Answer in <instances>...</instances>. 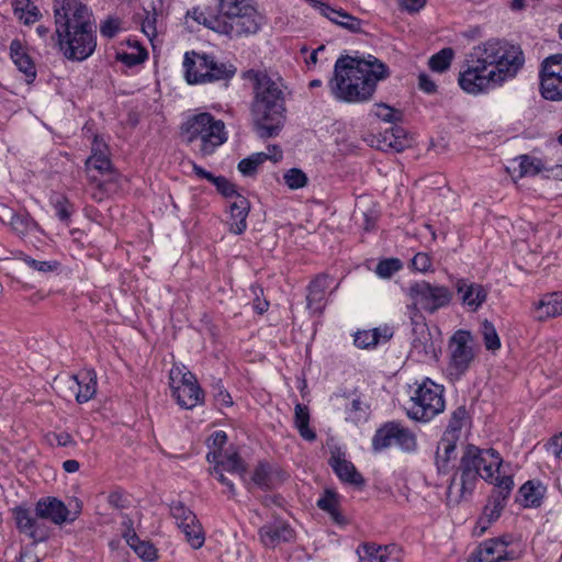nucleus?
Here are the masks:
<instances>
[{"mask_svg": "<svg viewBox=\"0 0 562 562\" xmlns=\"http://www.w3.org/2000/svg\"><path fill=\"white\" fill-rule=\"evenodd\" d=\"M503 459L493 448L480 449L468 445L460 461V479L453 477L447 488L449 504H459L473 492L479 476L493 483L495 488L484 507L481 521L491 524L498 519L514 488L512 475L503 470Z\"/></svg>", "mask_w": 562, "mask_h": 562, "instance_id": "obj_1", "label": "nucleus"}, {"mask_svg": "<svg viewBox=\"0 0 562 562\" xmlns=\"http://www.w3.org/2000/svg\"><path fill=\"white\" fill-rule=\"evenodd\" d=\"M525 64L520 46L502 40H488L472 48L467 69L459 74L460 88L479 94L514 78Z\"/></svg>", "mask_w": 562, "mask_h": 562, "instance_id": "obj_2", "label": "nucleus"}, {"mask_svg": "<svg viewBox=\"0 0 562 562\" xmlns=\"http://www.w3.org/2000/svg\"><path fill=\"white\" fill-rule=\"evenodd\" d=\"M390 77L386 64L368 54L362 56H341L334 67V77L329 80L331 94L339 101L361 103L372 99L379 81Z\"/></svg>", "mask_w": 562, "mask_h": 562, "instance_id": "obj_3", "label": "nucleus"}, {"mask_svg": "<svg viewBox=\"0 0 562 562\" xmlns=\"http://www.w3.org/2000/svg\"><path fill=\"white\" fill-rule=\"evenodd\" d=\"M55 33L63 55L72 61L90 57L97 47L95 25L81 0H54Z\"/></svg>", "mask_w": 562, "mask_h": 562, "instance_id": "obj_4", "label": "nucleus"}, {"mask_svg": "<svg viewBox=\"0 0 562 562\" xmlns=\"http://www.w3.org/2000/svg\"><path fill=\"white\" fill-rule=\"evenodd\" d=\"M245 78L254 82L251 117L260 138L279 135L285 122L284 92L280 78H272L266 71L248 70Z\"/></svg>", "mask_w": 562, "mask_h": 562, "instance_id": "obj_5", "label": "nucleus"}, {"mask_svg": "<svg viewBox=\"0 0 562 562\" xmlns=\"http://www.w3.org/2000/svg\"><path fill=\"white\" fill-rule=\"evenodd\" d=\"M188 15L199 24L224 35L229 40H238L257 34L266 23L265 16L259 12L257 3L244 8L227 18L205 20L202 9L193 8Z\"/></svg>", "mask_w": 562, "mask_h": 562, "instance_id": "obj_6", "label": "nucleus"}, {"mask_svg": "<svg viewBox=\"0 0 562 562\" xmlns=\"http://www.w3.org/2000/svg\"><path fill=\"white\" fill-rule=\"evenodd\" d=\"M181 134L188 144L198 148L202 157L212 155L227 140L224 122L207 112L189 117L181 126Z\"/></svg>", "mask_w": 562, "mask_h": 562, "instance_id": "obj_7", "label": "nucleus"}, {"mask_svg": "<svg viewBox=\"0 0 562 562\" xmlns=\"http://www.w3.org/2000/svg\"><path fill=\"white\" fill-rule=\"evenodd\" d=\"M184 78L190 85L229 80L236 74L232 64L220 63L212 55L187 52L183 57Z\"/></svg>", "mask_w": 562, "mask_h": 562, "instance_id": "obj_8", "label": "nucleus"}, {"mask_svg": "<svg viewBox=\"0 0 562 562\" xmlns=\"http://www.w3.org/2000/svg\"><path fill=\"white\" fill-rule=\"evenodd\" d=\"M443 389L430 379H425L411 396L407 416L417 422H429L445 409Z\"/></svg>", "mask_w": 562, "mask_h": 562, "instance_id": "obj_9", "label": "nucleus"}, {"mask_svg": "<svg viewBox=\"0 0 562 562\" xmlns=\"http://www.w3.org/2000/svg\"><path fill=\"white\" fill-rule=\"evenodd\" d=\"M393 446L406 453L415 452L417 450L416 435L398 422H387L375 431L372 438V448L379 452Z\"/></svg>", "mask_w": 562, "mask_h": 562, "instance_id": "obj_10", "label": "nucleus"}, {"mask_svg": "<svg viewBox=\"0 0 562 562\" xmlns=\"http://www.w3.org/2000/svg\"><path fill=\"white\" fill-rule=\"evenodd\" d=\"M409 357L417 362H431L438 359L440 340L423 321L412 323Z\"/></svg>", "mask_w": 562, "mask_h": 562, "instance_id": "obj_11", "label": "nucleus"}, {"mask_svg": "<svg viewBox=\"0 0 562 562\" xmlns=\"http://www.w3.org/2000/svg\"><path fill=\"white\" fill-rule=\"evenodd\" d=\"M408 293L415 308L430 313L447 305L452 295L448 288L437 283H414Z\"/></svg>", "mask_w": 562, "mask_h": 562, "instance_id": "obj_12", "label": "nucleus"}, {"mask_svg": "<svg viewBox=\"0 0 562 562\" xmlns=\"http://www.w3.org/2000/svg\"><path fill=\"white\" fill-rule=\"evenodd\" d=\"M540 92L547 100H562V54L550 55L542 61Z\"/></svg>", "mask_w": 562, "mask_h": 562, "instance_id": "obj_13", "label": "nucleus"}, {"mask_svg": "<svg viewBox=\"0 0 562 562\" xmlns=\"http://www.w3.org/2000/svg\"><path fill=\"white\" fill-rule=\"evenodd\" d=\"M170 514L186 535L191 547L194 549L201 548L204 543V535L195 515L180 502L171 504Z\"/></svg>", "mask_w": 562, "mask_h": 562, "instance_id": "obj_14", "label": "nucleus"}, {"mask_svg": "<svg viewBox=\"0 0 562 562\" xmlns=\"http://www.w3.org/2000/svg\"><path fill=\"white\" fill-rule=\"evenodd\" d=\"M471 340L470 333L464 330L457 331L451 338L450 364L459 374L467 371L474 358L472 347L470 346Z\"/></svg>", "mask_w": 562, "mask_h": 562, "instance_id": "obj_15", "label": "nucleus"}, {"mask_svg": "<svg viewBox=\"0 0 562 562\" xmlns=\"http://www.w3.org/2000/svg\"><path fill=\"white\" fill-rule=\"evenodd\" d=\"M12 512L16 528L21 532L27 535L35 542L44 541L48 537L47 528L37 520L36 515L33 516L30 508L19 506Z\"/></svg>", "mask_w": 562, "mask_h": 562, "instance_id": "obj_16", "label": "nucleus"}, {"mask_svg": "<svg viewBox=\"0 0 562 562\" xmlns=\"http://www.w3.org/2000/svg\"><path fill=\"white\" fill-rule=\"evenodd\" d=\"M286 473L277 465L259 462L255 468L251 481L261 490H273L286 480Z\"/></svg>", "mask_w": 562, "mask_h": 562, "instance_id": "obj_17", "label": "nucleus"}, {"mask_svg": "<svg viewBox=\"0 0 562 562\" xmlns=\"http://www.w3.org/2000/svg\"><path fill=\"white\" fill-rule=\"evenodd\" d=\"M315 9L324 18L352 33L362 32V21L342 9L333 8L326 2H317Z\"/></svg>", "mask_w": 562, "mask_h": 562, "instance_id": "obj_18", "label": "nucleus"}, {"mask_svg": "<svg viewBox=\"0 0 562 562\" xmlns=\"http://www.w3.org/2000/svg\"><path fill=\"white\" fill-rule=\"evenodd\" d=\"M0 221L10 225L11 229L21 237L38 229L37 223L29 214L15 213L7 205H0Z\"/></svg>", "mask_w": 562, "mask_h": 562, "instance_id": "obj_19", "label": "nucleus"}, {"mask_svg": "<svg viewBox=\"0 0 562 562\" xmlns=\"http://www.w3.org/2000/svg\"><path fill=\"white\" fill-rule=\"evenodd\" d=\"M260 540L265 547L274 548L281 542L294 539V530L283 521L265 525L259 530Z\"/></svg>", "mask_w": 562, "mask_h": 562, "instance_id": "obj_20", "label": "nucleus"}, {"mask_svg": "<svg viewBox=\"0 0 562 562\" xmlns=\"http://www.w3.org/2000/svg\"><path fill=\"white\" fill-rule=\"evenodd\" d=\"M36 517L42 519H49L56 525H61L68 518L69 510L66 505L54 497L42 498L37 502Z\"/></svg>", "mask_w": 562, "mask_h": 562, "instance_id": "obj_21", "label": "nucleus"}, {"mask_svg": "<svg viewBox=\"0 0 562 562\" xmlns=\"http://www.w3.org/2000/svg\"><path fill=\"white\" fill-rule=\"evenodd\" d=\"M172 395L178 404L187 409H192L204 400V393L195 378L184 384H179L172 390Z\"/></svg>", "mask_w": 562, "mask_h": 562, "instance_id": "obj_22", "label": "nucleus"}, {"mask_svg": "<svg viewBox=\"0 0 562 562\" xmlns=\"http://www.w3.org/2000/svg\"><path fill=\"white\" fill-rule=\"evenodd\" d=\"M69 381L78 386L76 401L86 403L90 401L97 392V373L93 369H83L78 374L69 376Z\"/></svg>", "mask_w": 562, "mask_h": 562, "instance_id": "obj_23", "label": "nucleus"}, {"mask_svg": "<svg viewBox=\"0 0 562 562\" xmlns=\"http://www.w3.org/2000/svg\"><path fill=\"white\" fill-rule=\"evenodd\" d=\"M86 166L89 170L95 169L100 173L111 171L112 164L109 158L108 145L99 136H94L91 155L88 157Z\"/></svg>", "mask_w": 562, "mask_h": 562, "instance_id": "obj_24", "label": "nucleus"}, {"mask_svg": "<svg viewBox=\"0 0 562 562\" xmlns=\"http://www.w3.org/2000/svg\"><path fill=\"white\" fill-rule=\"evenodd\" d=\"M458 294L463 305L476 311L485 302L487 290L482 283H459Z\"/></svg>", "mask_w": 562, "mask_h": 562, "instance_id": "obj_25", "label": "nucleus"}, {"mask_svg": "<svg viewBox=\"0 0 562 562\" xmlns=\"http://www.w3.org/2000/svg\"><path fill=\"white\" fill-rule=\"evenodd\" d=\"M231 222L229 229L234 234H241L247 228V216L249 212V202L243 195H237L235 201L229 205Z\"/></svg>", "mask_w": 562, "mask_h": 562, "instance_id": "obj_26", "label": "nucleus"}, {"mask_svg": "<svg viewBox=\"0 0 562 562\" xmlns=\"http://www.w3.org/2000/svg\"><path fill=\"white\" fill-rule=\"evenodd\" d=\"M329 464L341 481L357 486L363 485L364 480L362 475L356 470L351 462L340 456L333 454L329 459Z\"/></svg>", "mask_w": 562, "mask_h": 562, "instance_id": "obj_27", "label": "nucleus"}, {"mask_svg": "<svg viewBox=\"0 0 562 562\" xmlns=\"http://www.w3.org/2000/svg\"><path fill=\"white\" fill-rule=\"evenodd\" d=\"M537 318L543 321L562 314V291L547 293L536 304Z\"/></svg>", "mask_w": 562, "mask_h": 562, "instance_id": "obj_28", "label": "nucleus"}, {"mask_svg": "<svg viewBox=\"0 0 562 562\" xmlns=\"http://www.w3.org/2000/svg\"><path fill=\"white\" fill-rule=\"evenodd\" d=\"M273 150L277 151L276 155L256 153L247 158H244L238 164V170L244 176H252L257 171V168L267 159L273 160L274 162L280 161L282 159V150L277 145L273 146Z\"/></svg>", "mask_w": 562, "mask_h": 562, "instance_id": "obj_29", "label": "nucleus"}, {"mask_svg": "<svg viewBox=\"0 0 562 562\" xmlns=\"http://www.w3.org/2000/svg\"><path fill=\"white\" fill-rule=\"evenodd\" d=\"M217 13L209 10H202L205 20L227 18L235 12H240L244 8L255 3V0H215Z\"/></svg>", "mask_w": 562, "mask_h": 562, "instance_id": "obj_30", "label": "nucleus"}, {"mask_svg": "<svg viewBox=\"0 0 562 562\" xmlns=\"http://www.w3.org/2000/svg\"><path fill=\"white\" fill-rule=\"evenodd\" d=\"M10 55L13 63L20 71L25 74L27 78L34 79L36 70L31 57L25 53L19 40H13L10 44Z\"/></svg>", "mask_w": 562, "mask_h": 562, "instance_id": "obj_31", "label": "nucleus"}, {"mask_svg": "<svg viewBox=\"0 0 562 562\" xmlns=\"http://www.w3.org/2000/svg\"><path fill=\"white\" fill-rule=\"evenodd\" d=\"M469 425L470 416L465 406H459L451 413L448 426L442 437L459 440L462 429Z\"/></svg>", "mask_w": 562, "mask_h": 562, "instance_id": "obj_32", "label": "nucleus"}, {"mask_svg": "<svg viewBox=\"0 0 562 562\" xmlns=\"http://www.w3.org/2000/svg\"><path fill=\"white\" fill-rule=\"evenodd\" d=\"M338 495L330 490H326L316 503L319 509L329 514L330 518L335 524L344 526L346 525L347 520L344 517V515L338 510Z\"/></svg>", "mask_w": 562, "mask_h": 562, "instance_id": "obj_33", "label": "nucleus"}, {"mask_svg": "<svg viewBox=\"0 0 562 562\" xmlns=\"http://www.w3.org/2000/svg\"><path fill=\"white\" fill-rule=\"evenodd\" d=\"M359 562H386L390 555V549L386 546L375 543H363L357 549Z\"/></svg>", "mask_w": 562, "mask_h": 562, "instance_id": "obj_34", "label": "nucleus"}, {"mask_svg": "<svg viewBox=\"0 0 562 562\" xmlns=\"http://www.w3.org/2000/svg\"><path fill=\"white\" fill-rule=\"evenodd\" d=\"M457 439L442 437L436 452V464L439 471H446L449 462L456 459Z\"/></svg>", "mask_w": 562, "mask_h": 562, "instance_id": "obj_35", "label": "nucleus"}, {"mask_svg": "<svg viewBox=\"0 0 562 562\" xmlns=\"http://www.w3.org/2000/svg\"><path fill=\"white\" fill-rule=\"evenodd\" d=\"M392 334L389 331V329H384L383 334H381L378 328L371 330H362L355 335V345L359 348L367 349L375 347L381 341V339L383 341L389 340Z\"/></svg>", "mask_w": 562, "mask_h": 562, "instance_id": "obj_36", "label": "nucleus"}, {"mask_svg": "<svg viewBox=\"0 0 562 562\" xmlns=\"http://www.w3.org/2000/svg\"><path fill=\"white\" fill-rule=\"evenodd\" d=\"M294 424L300 435L307 441H314L316 434L310 428V412L305 405L296 404Z\"/></svg>", "mask_w": 562, "mask_h": 562, "instance_id": "obj_37", "label": "nucleus"}, {"mask_svg": "<svg viewBox=\"0 0 562 562\" xmlns=\"http://www.w3.org/2000/svg\"><path fill=\"white\" fill-rule=\"evenodd\" d=\"M14 13L25 24H33L41 18L40 9L31 0H16Z\"/></svg>", "mask_w": 562, "mask_h": 562, "instance_id": "obj_38", "label": "nucleus"}, {"mask_svg": "<svg viewBox=\"0 0 562 562\" xmlns=\"http://www.w3.org/2000/svg\"><path fill=\"white\" fill-rule=\"evenodd\" d=\"M216 465H218L222 471L238 474L241 479L245 477L247 472L246 463L236 452L225 453L224 458H222Z\"/></svg>", "mask_w": 562, "mask_h": 562, "instance_id": "obj_39", "label": "nucleus"}, {"mask_svg": "<svg viewBox=\"0 0 562 562\" xmlns=\"http://www.w3.org/2000/svg\"><path fill=\"white\" fill-rule=\"evenodd\" d=\"M519 494L524 498L525 506L538 507L543 496V487L539 483L528 481L519 488Z\"/></svg>", "mask_w": 562, "mask_h": 562, "instance_id": "obj_40", "label": "nucleus"}, {"mask_svg": "<svg viewBox=\"0 0 562 562\" xmlns=\"http://www.w3.org/2000/svg\"><path fill=\"white\" fill-rule=\"evenodd\" d=\"M326 290L324 283H310L307 286V307L313 312L322 310V303L325 300Z\"/></svg>", "mask_w": 562, "mask_h": 562, "instance_id": "obj_41", "label": "nucleus"}, {"mask_svg": "<svg viewBox=\"0 0 562 562\" xmlns=\"http://www.w3.org/2000/svg\"><path fill=\"white\" fill-rule=\"evenodd\" d=\"M453 58V49L450 47L442 48L435 55H432L429 59V68L437 72H443L447 70Z\"/></svg>", "mask_w": 562, "mask_h": 562, "instance_id": "obj_42", "label": "nucleus"}, {"mask_svg": "<svg viewBox=\"0 0 562 562\" xmlns=\"http://www.w3.org/2000/svg\"><path fill=\"white\" fill-rule=\"evenodd\" d=\"M481 335L487 350H497L501 348V340L494 325L485 319L481 324Z\"/></svg>", "mask_w": 562, "mask_h": 562, "instance_id": "obj_43", "label": "nucleus"}, {"mask_svg": "<svg viewBox=\"0 0 562 562\" xmlns=\"http://www.w3.org/2000/svg\"><path fill=\"white\" fill-rule=\"evenodd\" d=\"M158 14L156 12L153 15L147 13L146 19H143V34L148 37L154 50L161 44V41L158 40Z\"/></svg>", "mask_w": 562, "mask_h": 562, "instance_id": "obj_44", "label": "nucleus"}, {"mask_svg": "<svg viewBox=\"0 0 562 562\" xmlns=\"http://www.w3.org/2000/svg\"><path fill=\"white\" fill-rule=\"evenodd\" d=\"M283 180L286 187L291 190L302 189L308 182L306 173L299 168H291L286 170L283 175Z\"/></svg>", "mask_w": 562, "mask_h": 562, "instance_id": "obj_45", "label": "nucleus"}, {"mask_svg": "<svg viewBox=\"0 0 562 562\" xmlns=\"http://www.w3.org/2000/svg\"><path fill=\"white\" fill-rule=\"evenodd\" d=\"M403 268V262L397 258L381 260L375 267V273L381 279H389Z\"/></svg>", "mask_w": 562, "mask_h": 562, "instance_id": "obj_46", "label": "nucleus"}, {"mask_svg": "<svg viewBox=\"0 0 562 562\" xmlns=\"http://www.w3.org/2000/svg\"><path fill=\"white\" fill-rule=\"evenodd\" d=\"M384 140L387 142L389 147L398 153L408 146L405 131L402 127H393L391 132H386L384 135Z\"/></svg>", "mask_w": 562, "mask_h": 562, "instance_id": "obj_47", "label": "nucleus"}, {"mask_svg": "<svg viewBox=\"0 0 562 562\" xmlns=\"http://www.w3.org/2000/svg\"><path fill=\"white\" fill-rule=\"evenodd\" d=\"M194 374L187 370L184 366L175 364L169 371V385L171 391L179 384H184L192 380Z\"/></svg>", "mask_w": 562, "mask_h": 562, "instance_id": "obj_48", "label": "nucleus"}, {"mask_svg": "<svg viewBox=\"0 0 562 562\" xmlns=\"http://www.w3.org/2000/svg\"><path fill=\"white\" fill-rule=\"evenodd\" d=\"M347 420L358 424L367 418V412L360 398H353L346 408Z\"/></svg>", "mask_w": 562, "mask_h": 562, "instance_id": "obj_49", "label": "nucleus"}, {"mask_svg": "<svg viewBox=\"0 0 562 562\" xmlns=\"http://www.w3.org/2000/svg\"><path fill=\"white\" fill-rule=\"evenodd\" d=\"M53 204L58 218L61 222L68 223L72 214V206L68 199L63 195H57L54 199Z\"/></svg>", "mask_w": 562, "mask_h": 562, "instance_id": "obj_50", "label": "nucleus"}, {"mask_svg": "<svg viewBox=\"0 0 562 562\" xmlns=\"http://www.w3.org/2000/svg\"><path fill=\"white\" fill-rule=\"evenodd\" d=\"M540 171L539 161L527 156L522 155L519 157V176H535Z\"/></svg>", "mask_w": 562, "mask_h": 562, "instance_id": "obj_51", "label": "nucleus"}, {"mask_svg": "<svg viewBox=\"0 0 562 562\" xmlns=\"http://www.w3.org/2000/svg\"><path fill=\"white\" fill-rule=\"evenodd\" d=\"M373 113L376 117L389 123L396 122L401 119L400 112L384 103L375 104V110L373 111Z\"/></svg>", "mask_w": 562, "mask_h": 562, "instance_id": "obj_52", "label": "nucleus"}, {"mask_svg": "<svg viewBox=\"0 0 562 562\" xmlns=\"http://www.w3.org/2000/svg\"><path fill=\"white\" fill-rule=\"evenodd\" d=\"M121 30V20L119 18L109 16L100 24V33L102 36L112 38Z\"/></svg>", "mask_w": 562, "mask_h": 562, "instance_id": "obj_53", "label": "nucleus"}, {"mask_svg": "<svg viewBox=\"0 0 562 562\" xmlns=\"http://www.w3.org/2000/svg\"><path fill=\"white\" fill-rule=\"evenodd\" d=\"M212 183L216 187L217 191L226 198L237 196L235 184L228 181L225 177L218 176L212 179Z\"/></svg>", "mask_w": 562, "mask_h": 562, "instance_id": "obj_54", "label": "nucleus"}, {"mask_svg": "<svg viewBox=\"0 0 562 562\" xmlns=\"http://www.w3.org/2000/svg\"><path fill=\"white\" fill-rule=\"evenodd\" d=\"M491 541L494 543L493 546L495 547L496 551L495 562H508L517 559V554H515L513 550H508V548L505 546L501 547V543L493 538H491Z\"/></svg>", "mask_w": 562, "mask_h": 562, "instance_id": "obj_55", "label": "nucleus"}, {"mask_svg": "<svg viewBox=\"0 0 562 562\" xmlns=\"http://www.w3.org/2000/svg\"><path fill=\"white\" fill-rule=\"evenodd\" d=\"M412 268L419 272H427L431 266V260L428 254L426 252H417L412 261Z\"/></svg>", "mask_w": 562, "mask_h": 562, "instance_id": "obj_56", "label": "nucleus"}, {"mask_svg": "<svg viewBox=\"0 0 562 562\" xmlns=\"http://www.w3.org/2000/svg\"><path fill=\"white\" fill-rule=\"evenodd\" d=\"M25 262L30 268L42 272L54 271L59 267L57 261H40L32 258H26Z\"/></svg>", "mask_w": 562, "mask_h": 562, "instance_id": "obj_57", "label": "nucleus"}, {"mask_svg": "<svg viewBox=\"0 0 562 562\" xmlns=\"http://www.w3.org/2000/svg\"><path fill=\"white\" fill-rule=\"evenodd\" d=\"M20 562H40L41 558L36 553V542L33 540V543L25 547L20 552Z\"/></svg>", "mask_w": 562, "mask_h": 562, "instance_id": "obj_58", "label": "nucleus"}, {"mask_svg": "<svg viewBox=\"0 0 562 562\" xmlns=\"http://www.w3.org/2000/svg\"><path fill=\"white\" fill-rule=\"evenodd\" d=\"M210 473L214 475L221 484L228 488L231 495H235L236 490L234 483L224 475V471H222L218 465H214Z\"/></svg>", "mask_w": 562, "mask_h": 562, "instance_id": "obj_59", "label": "nucleus"}, {"mask_svg": "<svg viewBox=\"0 0 562 562\" xmlns=\"http://www.w3.org/2000/svg\"><path fill=\"white\" fill-rule=\"evenodd\" d=\"M227 441V435L223 430L214 431L207 439L209 447L221 450Z\"/></svg>", "mask_w": 562, "mask_h": 562, "instance_id": "obj_60", "label": "nucleus"}, {"mask_svg": "<svg viewBox=\"0 0 562 562\" xmlns=\"http://www.w3.org/2000/svg\"><path fill=\"white\" fill-rule=\"evenodd\" d=\"M158 551L151 542L143 541V562H155Z\"/></svg>", "mask_w": 562, "mask_h": 562, "instance_id": "obj_61", "label": "nucleus"}, {"mask_svg": "<svg viewBox=\"0 0 562 562\" xmlns=\"http://www.w3.org/2000/svg\"><path fill=\"white\" fill-rule=\"evenodd\" d=\"M418 87L426 93H434L437 88L436 83L426 74H420L418 76Z\"/></svg>", "mask_w": 562, "mask_h": 562, "instance_id": "obj_62", "label": "nucleus"}, {"mask_svg": "<svg viewBox=\"0 0 562 562\" xmlns=\"http://www.w3.org/2000/svg\"><path fill=\"white\" fill-rule=\"evenodd\" d=\"M427 0H400L401 7L409 13L418 12Z\"/></svg>", "mask_w": 562, "mask_h": 562, "instance_id": "obj_63", "label": "nucleus"}, {"mask_svg": "<svg viewBox=\"0 0 562 562\" xmlns=\"http://www.w3.org/2000/svg\"><path fill=\"white\" fill-rule=\"evenodd\" d=\"M548 450L557 459H562V432L560 436L552 438V440L549 442Z\"/></svg>", "mask_w": 562, "mask_h": 562, "instance_id": "obj_64", "label": "nucleus"}]
</instances>
